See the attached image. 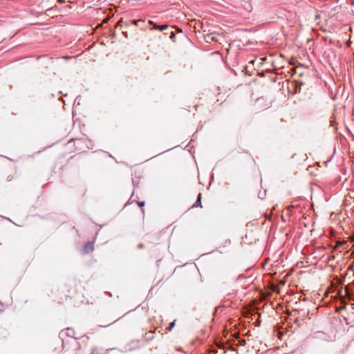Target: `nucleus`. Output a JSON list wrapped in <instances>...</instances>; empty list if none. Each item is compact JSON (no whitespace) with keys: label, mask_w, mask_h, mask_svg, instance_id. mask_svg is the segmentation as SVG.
Listing matches in <instances>:
<instances>
[{"label":"nucleus","mask_w":354,"mask_h":354,"mask_svg":"<svg viewBox=\"0 0 354 354\" xmlns=\"http://www.w3.org/2000/svg\"><path fill=\"white\" fill-rule=\"evenodd\" d=\"M176 324V321L170 323L169 326L167 328V330L171 331Z\"/></svg>","instance_id":"obj_2"},{"label":"nucleus","mask_w":354,"mask_h":354,"mask_svg":"<svg viewBox=\"0 0 354 354\" xmlns=\"http://www.w3.org/2000/svg\"><path fill=\"white\" fill-rule=\"evenodd\" d=\"M175 37V33L174 32H172L170 35V38H174Z\"/></svg>","instance_id":"obj_8"},{"label":"nucleus","mask_w":354,"mask_h":354,"mask_svg":"<svg viewBox=\"0 0 354 354\" xmlns=\"http://www.w3.org/2000/svg\"><path fill=\"white\" fill-rule=\"evenodd\" d=\"M167 28H168V26L167 25L160 26V25L154 24L153 27L151 29L158 30L160 31H163L165 30H167Z\"/></svg>","instance_id":"obj_1"},{"label":"nucleus","mask_w":354,"mask_h":354,"mask_svg":"<svg viewBox=\"0 0 354 354\" xmlns=\"http://www.w3.org/2000/svg\"><path fill=\"white\" fill-rule=\"evenodd\" d=\"M143 22L144 21L143 20H141V19H138V20H132L131 21V24L135 25V26H138V24L140 23V22Z\"/></svg>","instance_id":"obj_3"},{"label":"nucleus","mask_w":354,"mask_h":354,"mask_svg":"<svg viewBox=\"0 0 354 354\" xmlns=\"http://www.w3.org/2000/svg\"><path fill=\"white\" fill-rule=\"evenodd\" d=\"M89 245H90V250H91V249H93V248H91V242H90V243H89Z\"/></svg>","instance_id":"obj_11"},{"label":"nucleus","mask_w":354,"mask_h":354,"mask_svg":"<svg viewBox=\"0 0 354 354\" xmlns=\"http://www.w3.org/2000/svg\"><path fill=\"white\" fill-rule=\"evenodd\" d=\"M212 41H218L217 37L215 36L214 34H213V37L212 38Z\"/></svg>","instance_id":"obj_6"},{"label":"nucleus","mask_w":354,"mask_h":354,"mask_svg":"<svg viewBox=\"0 0 354 354\" xmlns=\"http://www.w3.org/2000/svg\"><path fill=\"white\" fill-rule=\"evenodd\" d=\"M343 244V243L342 242H338L336 245V248L339 247V245H342Z\"/></svg>","instance_id":"obj_9"},{"label":"nucleus","mask_w":354,"mask_h":354,"mask_svg":"<svg viewBox=\"0 0 354 354\" xmlns=\"http://www.w3.org/2000/svg\"><path fill=\"white\" fill-rule=\"evenodd\" d=\"M144 205H145V202H144V201H142V202H139V203H138V205H139L140 207H142V206H144Z\"/></svg>","instance_id":"obj_7"},{"label":"nucleus","mask_w":354,"mask_h":354,"mask_svg":"<svg viewBox=\"0 0 354 354\" xmlns=\"http://www.w3.org/2000/svg\"><path fill=\"white\" fill-rule=\"evenodd\" d=\"M201 197L200 196L198 197L195 204L194 205V206H197V205H201Z\"/></svg>","instance_id":"obj_4"},{"label":"nucleus","mask_w":354,"mask_h":354,"mask_svg":"<svg viewBox=\"0 0 354 354\" xmlns=\"http://www.w3.org/2000/svg\"><path fill=\"white\" fill-rule=\"evenodd\" d=\"M149 24H153V25L155 24H153V22L152 21H149Z\"/></svg>","instance_id":"obj_10"},{"label":"nucleus","mask_w":354,"mask_h":354,"mask_svg":"<svg viewBox=\"0 0 354 354\" xmlns=\"http://www.w3.org/2000/svg\"><path fill=\"white\" fill-rule=\"evenodd\" d=\"M212 37H213L212 33L207 35V36H206L207 41L212 40Z\"/></svg>","instance_id":"obj_5"},{"label":"nucleus","mask_w":354,"mask_h":354,"mask_svg":"<svg viewBox=\"0 0 354 354\" xmlns=\"http://www.w3.org/2000/svg\"><path fill=\"white\" fill-rule=\"evenodd\" d=\"M87 245H88V243H85V245H84L85 246V249L86 248Z\"/></svg>","instance_id":"obj_12"}]
</instances>
